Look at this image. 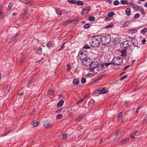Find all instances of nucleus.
<instances>
[{
  "mask_svg": "<svg viewBox=\"0 0 147 147\" xmlns=\"http://www.w3.org/2000/svg\"><path fill=\"white\" fill-rule=\"evenodd\" d=\"M100 39L99 38H93L90 41V46L93 47H99L100 45Z\"/></svg>",
  "mask_w": 147,
  "mask_h": 147,
  "instance_id": "obj_1",
  "label": "nucleus"
},
{
  "mask_svg": "<svg viewBox=\"0 0 147 147\" xmlns=\"http://www.w3.org/2000/svg\"><path fill=\"white\" fill-rule=\"evenodd\" d=\"M87 54L88 52L87 51L82 50L79 52L78 57L80 60L82 61L87 57Z\"/></svg>",
  "mask_w": 147,
  "mask_h": 147,
  "instance_id": "obj_2",
  "label": "nucleus"
},
{
  "mask_svg": "<svg viewBox=\"0 0 147 147\" xmlns=\"http://www.w3.org/2000/svg\"><path fill=\"white\" fill-rule=\"evenodd\" d=\"M101 42L103 44H108L111 41V37L109 35L102 36L100 38Z\"/></svg>",
  "mask_w": 147,
  "mask_h": 147,
  "instance_id": "obj_3",
  "label": "nucleus"
},
{
  "mask_svg": "<svg viewBox=\"0 0 147 147\" xmlns=\"http://www.w3.org/2000/svg\"><path fill=\"white\" fill-rule=\"evenodd\" d=\"M123 60L122 58L117 57L113 59L111 63L114 65H118L123 63Z\"/></svg>",
  "mask_w": 147,
  "mask_h": 147,
  "instance_id": "obj_4",
  "label": "nucleus"
},
{
  "mask_svg": "<svg viewBox=\"0 0 147 147\" xmlns=\"http://www.w3.org/2000/svg\"><path fill=\"white\" fill-rule=\"evenodd\" d=\"M131 45L130 40H127L124 41L121 44V48L124 49H126L130 46Z\"/></svg>",
  "mask_w": 147,
  "mask_h": 147,
  "instance_id": "obj_5",
  "label": "nucleus"
},
{
  "mask_svg": "<svg viewBox=\"0 0 147 147\" xmlns=\"http://www.w3.org/2000/svg\"><path fill=\"white\" fill-rule=\"evenodd\" d=\"M81 62L82 64L84 65L88 66L90 64V63L92 62V60L90 59L87 58L86 59H84Z\"/></svg>",
  "mask_w": 147,
  "mask_h": 147,
  "instance_id": "obj_6",
  "label": "nucleus"
},
{
  "mask_svg": "<svg viewBox=\"0 0 147 147\" xmlns=\"http://www.w3.org/2000/svg\"><path fill=\"white\" fill-rule=\"evenodd\" d=\"M92 9L90 6H88L86 7L85 9H83L81 13V14L82 16H84L88 13Z\"/></svg>",
  "mask_w": 147,
  "mask_h": 147,
  "instance_id": "obj_7",
  "label": "nucleus"
},
{
  "mask_svg": "<svg viewBox=\"0 0 147 147\" xmlns=\"http://www.w3.org/2000/svg\"><path fill=\"white\" fill-rule=\"evenodd\" d=\"M129 40H131L132 44L134 46V47H138V42L137 39L135 38L129 37Z\"/></svg>",
  "mask_w": 147,
  "mask_h": 147,
  "instance_id": "obj_8",
  "label": "nucleus"
},
{
  "mask_svg": "<svg viewBox=\"0 0 147 147\" xmlns=\"http://www.w3.org/2000/svg\"><path fill=\"white\" fill-rule=\"evenodd\" d=\"M98 65V62L96 61L92 62V61L90 66L92 69L95 68H97Z\"/></svg>",
  "mask_w": 147,
  "mask_h": 147,
  "instance_id": "obj_9",
  "label": "nucleus"
},
{
  "mask_svg": "<svg viewBox=\"0 0 147 147\" xmlns=\"http://www.w3.org/2000/svg\"><path fill=\"white\" fill-rule=\"evenodd\" d=\"M36 53L40 55L42 53V48L40 47H36L34 49Z\"/></svg>",
  "mask_w": 147,
  "mask_h": 147,
  "instance_id": "obj_10",
  "label": "nucleus"
},
{
  "mask_svg": "<svg viewBox=\"0 0 147 147\" xmlns=\"http://www.w3.org/2000/svg\"><path fill=\"white\" fill-rule=\"evenodd\" d=\"M126 50V52L127 54H131L133 50L134 49L131 47L129 46V47L127 48L126 49H125Z\"/></svg>",
  "mask_w": 147,
  "mask_h": 147,
  "instance_id": "obj_11",
  "label": "nucleus"
},
{
  "mask_svg": "<svg viewBox=\"0 0 147 147\" xmlns=\"http://www.w3.org/2000/svg\"><path fill=\"white\" fill-rule=\"evenodd\" d=\"M132 5H133V8L136 11H140V9L142 7V6L140 7L134 3H133Z\"/></svg>",
  "mask_w": 147,
  "mask_h": 147,
  "instance_id": "obj_12",
  "label": "nucleus"
},
{
  "mask_svg": "<svg viewBox=\"0 0 147 147\" xmlns=\"http://www.w3.org/2000/svg\"><path fill=\"white\" fill-rule=\"evenodd\" d=\"M44 127L46 128H49L51 127L52 124L51 123H47V122H45L43 123Z\"/></svg>",
  "mask_w": 147,
  "mask_h": 147,
  "instance_id": "obj_13",
  "label": "nucleus"
},
{
  "mask_svg": "<svg viewBox=\"0 0 147 147\" xmlns=\"http://www.w3.org/2000/svg\"><path fill=\"white\" fill-rule=\"evenodd\" d=\"M20 35V34L19 32H17L15 36L13 37L11 39V41H15Z\"/></svg>",
  "mask_w": 147,
  "mask_h": 147,
  "instance_id": "obj_14",
  "label": "nucleus"
},
{
  "mask_svg": "<svg viewBox=\"0 0 147 147\" xmlns=\"http://www.w3.org/2000/svg\"><path fill=\"white\" fill-rule=\"evenodd\" d=\"M126 51V50H125V49L121 50V54L120 55V56L122 57H126V54H127Z\"/></svg>",
  "mask_w": 147,
  "mask_h": 147,
  "instance_id": "obj_15",
  "label": "nucleus"
},
{
  "mask_svg": "<svg viewBox=\"0 0 147 147\" xmlns=\"http://www.w3.org/2000/svg\"><path fill=\"white\" fill-rule=\"evenodd\" d=\"M108 92V91L105 90L104 89H102L99 90H98L97 92L99 94H103L107 93Z\"/></svg>",
  "mask_w": 147,
  "mask_h": 147,
  "instance_id": "obj_16",
  "label": "nucleus"
},
{
  "mask_svg": "<svg viewBox=\"0 0 147 147\" xmlns=\"http://www.w3.org/2000/svg\"><path fill=\"white\" fill-rule=\"evenodd\" d=\"M106 64H104V63L101 64L100 65V69H99V71H103L105 70V68H107L106 67H105Z\"/></svg>",
  "mask_w": 147,
  "mask_h": 147,
  "instance_id": "obj_17",
  "label": "nucleus"
},
{
  "mask_svg": "<svg viewBox=\"0 0 147 147\" xmlns=\"http://www.w3.org/2000/svg\"><path fill=\"white\" fill-rule=\"evenodd\" d=\"M22 2L26 4H29V3H31L33 2L32 0H22Z\"/></svg>",
  "mask_w": 147,
  "mask_h": 147,
  "instance_id": "obj_18",
  "label": "nucleus"
},
{
  "mask_svg": "<svg viewBox=\"0 0 147 147\" xmlns=\"http://www.w3.org/2000/svg\"><path fill=\"white\" fill-rule=\"evenodd\" d=\"M130 21L125 22L123 24L122 27L123 28L127 27L130 25Z\"/></svg>",
  "mask_w": 147,
  "mask_h": 147,
  "instance_id": "obj_19",
  "label": "nucleus"
},
{
  "mask_svg": "<svg viewBox=\"0 0 147 147\" xmlns=\"http://www.w3.org/2000/svg\"><path fill=\"white\" fill-rule=\"evenodd\" d=\"M128 138H127L121 140V143L122 144H125L127 143L128 141Z\"/></svg>",
  "mask_w": 147,
  "mask_h": 147,
  "instance_id": "obj_20",
  "label": "nucleus"
},
{
  "mask_svg": "<svg viewBox=\"0 0 147 147\" xmlns=\"http://www.w3.org/2000/svg\"><path fill=\"white\" fill-rule=\"evenodd\" d=\"M125 13L126 15L128 16H129L131 13V8H127L125 10Z\"/></svg>",
  "mask_w": 147,
  "mask_h": 147,
  "instance_id": "obj_21",
  "label": "nucleus"
},
{
  "mask_svg": "<svg viewBox=\"0 0 147 147\" xmlns=\"http://www.w3.org/2000/svg\"><path fill=\"white\" fill-rule=\"evenodd\" d=\"M54 43L53 41H51L48 42L47 44V46L49 47V49L51 47V46Z\"/></svg>",
  "mask_w": 147,
  "mask_h": 147,
  "instance_id": "obj_22",
  "label": "nucleus"
},
{
  "mask_svg": "<svg viewBox=\"0 0 147 147\" xmlns=\"http://www.w3.org/2000/svg\"><path fill=\"white\" fill-rule=\"evenodd\" d=\"M64 103V101L63 100H60L57 104L58 107H60Z\"/></svg>",
  "mask_w": 147,
  "mask_h": 147,
  "instance_id": "obj_23",
  "label": "nucleus"
},
{
  "mask_svg": "<svg viewBox=\"0 0 147 147\" xmlns=\"http://www.w3.org/2000/svg\"><path fill=\"white\" fill-rule=\"evenodd\" d=\"M56 13L57 14L60 15H61L62 14V11L61 10H60V9L59 8H56Z\"/></svg>",
  "mask_w": 147,
  "mask_h": 147,
  "instance_id": "obj_24",
  "label": "nucleus"
},
{
  "mask_svg": "<svg viewBox=\"0 0 147 147\" xmlns=\"http://www.w3.org/2000/svg\"><path fill=\"white\" fill-rule=\"evenodd\" d=\"M138 131V130H135L134 131H133L131 135H130V137L131 138V139H132L133 138L134 139V136L133 135H135L136 133H137Z\"/></svg>",
  "mask_w": 147,
  "mask_h": 147,
  "instance_id": "obj_25",
  "label": "nucleus"
},
{
  "mask_svg": "<svg viewBox=\"0 0 147 147\" xmlns=\"http://www.w3.org/2000/svg\"><path fill=\"white\" fill-rule=\"evenodd\" d=\"M147 32V28H144L140 31L141 34L144 35Z\"/></svg>",
  "mask_w": 147,
  "mask_h": 147,
  "instance_id": "obj_26",
  "label": "nucleus"
},
{
  "mask_svg": "<svg viewBox=\"0 0 147 147\" xmlns=\"http://www.w3.org/2000/svg\"><path fill=\"white\" fill-rule=\"evenodd\" d=\"M76 4L78 5L82 6L83 5L84 3L83 2L80 0H78L77 1V2L76 1Z\"/></svg>",
  "mask_w": 147,
  "mask_h": 147,
  "instance_id": "obj_27",
  "label": "nucleus"
},
{
  "mask_svg": "<svg viewBox=\"0 0 147 147\" xmlns=\"http://www.w3.org/2000/svg\"><path fill=\"white\" fill-rule=\"evenodd\" d=\"M29 9V8L28 7H27L26 9L24 10V13L22 14V15H24V16H25L28 13Z\"/></svg>",
  "mask_w": 147,
  "mask_h": 147,
  "instance_id": "obj_28",
  "label": "nucleus"
},
{
  "mask_svg": "<svg viewBox=\"0 0 147 147\" xmlns=\"http://www.w3.org/2000/svg\"><path fill=\"white\" fill-rule=\"evenodd\" d=\"M40 124V123L38 122H37L36 121H34L32 123V125L34 127H35L37 125Z\"/></svg>",
  "mask_w": 147,
  "mask_h": 147,
  "instance_id": "obj_29",
  "label": "nucleus"
},
{
  "mask_svg": "<svg viewBox=\"0 0 147 147\" xmlns=\"http://www.w3.org/2000/svg\"><path fill=\"white\" fill-rule=\"evenodd\" d=\"M78 82L79 81L78 78L75 79L73 80V84L74 85H77L78 84Z\"/></svg>",
  "mask_w": 147,
  "mask_h": 147,
  "instance_id": "obj_30",
  "label": "nucleus"
},
{
  "mask_svg": "<svg viewBox=\"0 0 147 147\" xmlns=\"http://www.w3.org/2000/svg\"><path fill=\"white\" fill-rule=\"evenodd\" d=\"M67 1L70 3L73 4H75L76 3V0H67Z\"/></svg>",
  "mask_w": 147,
  "mask_h": 147,
  "instance_id": "obj_31",
  "label": "nucleus"
},
{
  "mask_svg": "<svg viewBox=\"0 0 147 147\" xmlns=\"http://www.w3.org/2000/svg\"><path fill=\"white\" fill-rule=\"evenodd\" d=\"M48 94L49 95H53L54 94V92L53 90L50 89V90L48 92Z\"/></svg>",
  "mask_w": 147,
  "mask_h": 147,
  "instance_id": "obj_32",
  "label": "nucleus"
},
{
  "mask_svg": "<svg viewBox=\"0 0 147 147\" xmlns=\"http://www.w3.org/2000/svg\"><path fill=\"white\" fill-rule=\"evenodd\" d=\"M121 3L123 5H126L128 4V2L125 0H121Z\"/></svg>",
  "mask_w": 147,
  "mask_h": 147,
  "instance_id": "obj_33",
  "label": "nucleus"
},
{
  "mask_svg": "<svg viewBox=\"0 0 147 147\" xmlns=\"http://www.w3.org/2000/svg\"><path fill=\"white\" fill-rule=\"evenodd\" d=\"M65 44V42H64L61 45V47L58 50L59 51H60L64 48Z\"/></svg>",
  "mask_w": 147,
  "mask_h": 147,
  "instance_id": "obj_34",
  "label": "nucleus"
},
{
  "mask_svg": "<svg viewBox=\"0 0 147 147\" xmlns=\"http://www.w3.org/2000/svg\"><path fill=\"white\" fill-rule=\"evenodd\" d=\"M89 20L90 21H93L95 20V18L94 17L91 16L88 18Z\"/></svg>",
  "mask_w": 147,
  "mask_h": 147,
  "instance_id": "obj_35",
  "label": "nucleus"
},
{
  "mask_svg": "<svg viewBox=\"0 0 147 147\" xmlns=\"http://www.w3.org/2000/svg\"><path fill=\"white\" fill-rule=\"evenodd\" d=\"M123 136V135H122L121 136H120L119 137H116L115 138L113 141L114 142H116L117 140H119L120 139L121 137H122Z\"/></svg>",
  "mask_w": 147,
  "mask_h": 147,
  "instance_id": "obj_36",
  "label": "nucleus"
},
{
  "mask_svg": "<svg viewBox=\"0 0 147 147\" xmlns=\"http://www.w3.org/2000/svg\"><path fill=\"white\" fill-rule=\"evenodd\" d=\"M114 13L113 12H110L108 14V16L109 17H111L114 15Z\"/></svg>",
  "mask_w": 147,
  "mask_h": 147,
  "instance_id": "obj_37",
  "label": "nucleus"
},
{
  "mask_svg": "<svg viewBox=\"0 0 147 147\" xmlns=\"http://www.w3.org/2000/svg\"><path fill=\"white\" fill-rule=\"evenodd\" d=\"M11 86H10L8 85L6 88V90H5V92L7 94L9 92V90L10 89Z\"/></svg>",
  "mask_w": 147,
  "mask_h": 147,
  "instance_id": "obj_38",
  "label": "nucleus"
},
{
  "mask_svg": "<svg viewBox=\"0 0 147 147\" xmlns=\"http://www.w3.org/2000/svg\"><path fill=\"white\" fill-rule=\"evenodd\" d=\"M120 3L119 1L117 0H116L114 1L113 3V5H119Z\"/></svg>",
  "mask_w": 147,
  "mask_h": 147,
  "instance_id": "obj_39",
  "label": "nucleus"
},
{
  "mask_svg": "<svg viewBox=\"0 0 147 147\" xmlns=\"http://www.w3.org/2000/svg\"><path fill=\"white\" fill-rule=\"evenodd\" d=\"M86 97H84L83 98L81 99L80 100H79L77 103V104L78 105L81 102H83L86 98Z\"/></svg>",
  "mask_w": 147,
  "mask_h": 147,
  "instance_id": "obj_40",
  "label": "nucleus"
},
{
  "mask_svg": "<svg viewBox=\"0 0 147 147\" xmlns=\"http://www.w3.org/2000/svg\"><path fill=\"white\" fill-rule=\"evenodd\" d=\"M123 117V113H120L119 114V115L118 117V119L119 120H120Z\"/></svg>",
  "mask_w": 147,
  "mask_h": 147,
  "instance_id": "obj_41",
  "label": "nucleus"
},
{
  "mask_svg": "<svg viewBox=\"0 0 147 147\" xmlns=\"http://www.w3.org/2000/svg\"><path fill=\"white\" fill-rule=\"evenodd\" d=\"M135 31V30L134 29L129 30L128 31V33L129 34H133L134 33Z\"/></svg>",
  "mask_w": 147,
  "mask_h": 147,
  "instance_id": "obj_42",
  "label": "nucleus"
},
{
  "mask_svg": "<svg viewBox=\"0 0 147 147\" xmlns=\"http://www.w3.org/2000/svg\"><path fill=\"white\" fill-rule=\"evenodd\" d=\"M95 102V101L92 99H91L88 103V105H91V104H93Z\"/></svg>",
  "mask_w": 147,
  "mask_h": 147,
  "instance_id": "obj_43",
  "label": "nucleus"
},
{
  "mask_svg": "<svg viewBox=\"0 0 147 147\" xmlns=\"http://www.w3.org/2000/svg\"><path fill=\"white\" fill-rule=\"evenodd\" d=\"M67 71H69L71 69V67L70 66V65L69 64H68L67 65Z\"/></svg>",
  "mask_w": 147,
  "mask_h": 147,
  "instance_id": "obj_44",
  "label": "nucleus"
},
{
  "mask_svg": "<svg viewBox=\"0 0 147 147\" xmlns=\"http://www.w3.org/2000/svg\"><path fill=\"white\" fill-rule=\"evenodd\" d=\"M90 26V25L89 24H85L84 26V27L85 28H88Z\"/></svg>",
  "mask_w": 147,
  "mask_h": 147,
  "instance_id": "obj_45",
  "label": "nucleus"
},
{
  "mask_svg": "<svg viewBox=\"0 0 147 147\" xmlns=\"http://www.w3.org/2000/svg\"><path fill=\"white\" fill-rule=\"evenodd\" d=\"M119 130H116L115 132V136L116 137H118V134L119 133Z\"/></svg>",
  "mask_w": 147,
  "mask_h": 147,
  "instance_id": "obj_46",
  "label": "nucleus"
},
{
  "mask_svg": "<svg viewBox=\"0 0 147 147\" xmlns=\"http://www.w3.org/2000/svg\"><path fill=\"white\" fill-rule=\"evenodd\" d=\"M86 82V79L84 78H82L81 80V83L82 84H84Z\"/></svg>",
  "mask_w": 147,
  "mask_h": 147,
  "instance_id": "obj_47",
  "label": "nucleus"
},
{
  "mask_svg": "<svg viewBox=\"0 0 147 147\" xmlns=\"http://www.w3.org/2000/svg\"><path fill=\"white\" fill-rule=\"evenodd\" d=\"M140 14L137 13L135 15L134 17L135 19H138L140 17Z\"/></svg>",
  "mask_w": 147,
  "mask_h": 147,
  "instance_id": "obj_48",
  "label": "nucleus"
},
{
  "mask_svg": "<svg viewBox=\"0 0 147 147\" xmlns=\"http://www.w3.org/2000/svg\"><path fill=\"white\" fill-rule=\"evenodd\" d=\"M113 24H110L106 26V28H111L113 26Z\"/></svg>",
  "mask_w": 147,
  "mask_h": 147,
  "instance_id": "obj_49",
  "label": "nucleus"
},
{
  "mask_svg": "<svg viewBox=\"0 0 147 147\" xmlns=\"http://www.w3.org/2000/svg\"><path fill=\"white\" fill-rule=\"evenodd\" d=\"M127 77V76L126 75H125L121 77L120 79V80L121 81H123V80L125 79Z\"/></svg>",
  "mask_w": 147,
  "mask_h": 147,
  "instance_id": "obj_50",
  "label": "nucleus"
},
{
  "mask_svg": "<svg viewBox=\"0 0 147 147\" xmlns=\"http://www.w3.org/2000/svg\"><path fill=\"white\" fill-rule=\"evenodd\" d=\"M12 130H9V131H8L7 133L5 132L4 134H2L1 135V136H5L7 134L9 133V132H11V131Z\"/></svg>",
  "mask_w": 147,
  "mask_h": 147,
  "instance_id": "obj_51",
  "label": "nucleus"
},
{
  "mask_svg": "<svg viewBox=\"0 0 147 147\" xmlns=\"http://www.w3.org/2000/svg\"><path fill=\"white\" fill-rule=\"evenodd\" d=\"M12 130H9V131H8L7 133L5 132L4 134H2L1 135V136H5L7 134L9 133V132H11V131Z\"/></svg>",
  "mask_w": 147,
  "mask_h": 147,
  "instance_id": "obj_52",
  "label": "nucleus"
},
{
  "mask_svg": "<svg viewBox=\"0 0 147 147\" xmlns=\"http://www.w3.org/2000/svg\"><path fill=\"white\" fill-rule=\"evenodd\" d=\"M147 121V115L146 116L143 120V123H145Z\"/></svg>",
  "mask_w": 147,
  "mask_h": 147,
  "instance_id": "obj_53",
  "label": "nucleus"
},
{
  "mask_svg": "<svg viewBox=\"0 0 147 147\" xmlns=\"http://www.w3.org/2000/svg\"><path fill=\"white\" fill-rule=\"evenodd\" d=\"M83 48L85 49H88L90 48V47L89 45H86Z\"/></svg>",
  "mask_w": 147,
  "mask_h": 147,
  "instance_id": "obj_54",
  "label": "nucleus"
},
{
  "mask_svg": "<svg viewBox=\"0 0 147 147\" xmlns=\"http://www.w3.org/2000/svg\"><path fill=\"white\" fill-rule=\"evenodd\" d=\"M32 80L33 79H31V80H30V81L28 82V83L27 84V87H28L29 86H30L31 83V82L32 81Z\"/></svg>",
  "mask_w": 147,
  "mask_h": 147,
  "instance_id": "obj_55",
  "label": "nucleus"
},
{
  "mask_svg": "<svg viewBox=\"0 0 147 147\" xmlns=\"http://www.w3.org/2000/svg\"><path fill=\"white\" fill-rule=\"evenodd\" d=\"M61 135L62 136L63 139H65L67 137L66 134H62Z\"/></svg>",
  "mask_w": 147,
  "mask_h": 147,
  "instance_id": "obj_56",
  "label": "nucleus"
},
{
  "mask_svg": "<svg viewBox=\"0 0 147 147\" xmlns=\"http://www.w3.org/2000/svg\"><path fill=\"white\" fill-rule=\"evenodd\" d=\"M13 5V3H9L8 6V8H9L10 9L11 7H12Z\"/></svg>",
  "mask_w": 147,
  "mask_h": 147,
  "instance_id": "obj_57",
  "label": "nucleus"
},
{
  "mask_svg": "<svg viewBox=\"0 0 147 147\" xmlns=\"http://www.w3.org/2000/svg\"><path fill=\"white\" fill-rule=\"evenodd\" d=\"M25 58V57H23L22 58H21L20 60V62L21 63H22V62H23L24 61Z\"/></svg>",
  "mask_w": 147,
  "mask_h": 147,
  "instance_id": "obj_58",
  "label": "nucleus"
},
{
  "mask_svg": "<svg viewBox=\"0 0 147 147\" xmlns=\"http://www.w3.org/2000/svg\"><path fill=\"white\" fill-rule=\"evenodd\" d=\"M140 10H141L142 11V14H145V12L144 11V9H143V7H141V8L140 9Z\"/></svg>",
  "mask_w": 147,
  "mask_h": 147,
  "instance_id": "obj_59",
  "label": "nucleus"
},
{
  "mask_svg": "<svg viewBox=\"0 0 147 147\" xmlns=\"http://www.w3.org/2000/svg\"><path fill=\"white\" fill-rule=\"evenodd\" d=\"M129 1L128 2V4L130 5H132L133 4L132 3L133 1L132 0H129Z\"/></svg>",
  "mask_w": 147,
  "mask_h": 147,
  "instance_id": "obj_60",
  "label": "nucleus"
},
{
  "mask_svg": "<svg viewBox=\"0 0 147 147\" xmlns=\"http://www.w3.org/2000/svg\"><path fill=\"white\" fill-rule=\"evenodd\" d=\"M62 117V115L60 114H58L57 116V117L59 119L61 118Z\"/></svg>",
  "mask_w": 147,
  "mask_h": 147,
  "instance_id": "obj_61",
  "label": "nucleus"
},
{
  "mask_svg": "<svg viewBox=\"0 0 147 147\" xmlns=\"http://www.w3.org/2000/svg\"><path fill=\"white\" fill-rule=\"evenodd\" d=\"M81 120V118H79V117L77 118L76 120V122H78Z\"/></svg>",
  "mask_w": 147,
  "mask_h": 147,
  "instance_id": "obj_62",
  "label": "nucleus"
},
{
  "mask_svg": "<svg viewBox=\"0 0 147 147\" xmlns=\"http://www.w3.org/2000/svg\"><path fill=\"white\" fill-rule=\"evenodd\" d=\"M146 41V40L145 39H144L142 40L141 42L143 44L145 43Z\"/></svg>",
  "mask_w": 147,
  "mask_h": 147,
  "instance_id": "obj_63",
  "label": "nucleus"
},
{
  "mask_svg": "<svg viewBox=\"0 0 147 147\" xmlns=\"http://www.w3.org/2000/svg\"><path fill=\"white\" fill-rule=\"evenodd\" d=\"M106 2L109 3V4H111L112 3V1L111 0H107Z\"/></svg>",
  "mask_w": 147,
  "mask_h": 147,
  "instance_id": "obj_64",
  "label": "nucleus"
}]
</instances>
